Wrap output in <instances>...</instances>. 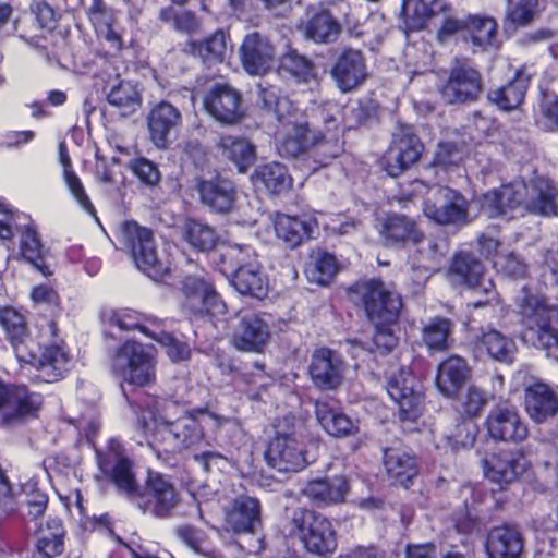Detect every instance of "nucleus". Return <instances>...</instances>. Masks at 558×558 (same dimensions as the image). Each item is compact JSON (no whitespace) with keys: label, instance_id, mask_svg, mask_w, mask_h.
Returning a JSON list of instances; mask_svg holds the SVG:
<instances>
[{"label":"nucleus","instance_id":"obj_32","mask_svg":"<svg viewBox=\"0 0 558 558\" xmlns=\"http://www.w3.org/2000/svg\"><path fill=\"white\" fill-rule=\"evenodd\" d=\"M318 228L316 218L306 215H289L277 213L274 218L276 236L289 250H295L314 238Z\"/></svg>","mask_w":558,"mask_h":558},{"label":"nucleus","instance_id":"obj_26","mask_svg":"<svg viewBox=\"0 0 558 558\" xmlns=\"http://www.w3.org/2000/svg\"><path fill=\"white\" fill-rule=\"evenodd\" d=\"M330 74L341 93H351L368 76L366 58L359 49L344 48L336 58Z\"/></svg>","mask_w":558,"mask_h":558},{"label":"nucleus","instance_id":"obj_64","mask_svg":"<svg viewBox=\"0 0 558 558\" xmlns=\"http://www.w3.org/2000/svg\"><path fill=\"white\" fill-rule=\"evenodd\" d=\"M128 168L141 184L145 186L155 187L160 182L161 173L158 166L145 157L133 158L130 160Z\"/></svg>","mask_w":558,"mask_h":558},{"label":"nucleus","instance_id":"obj_12","mask_svg":"<svg viewBox=\"0 0 558 558\" xmlns=\"http://www.w3.org/2000/svg\"><path fill=\"white\" fill-rule=\"evenodd\" d=\"M96 458L101 473L131 502L141 484L136 478L134 462L128 456L123 442L119 438H110L104 450L96 451Z\"/></svg>","mask_w":558,"mask_h":558},{"label":"nucleus","instance_id":"obj_59","mask_svg":"<svg viewBox=\"0 0 558 558\" xmlns=\"http://www.w3.org/2000/svg\"><path fill=\"white\" fill-rule=\"evenodd\" d=\"M150 339L157 341L165 349L166 354L172 362H182L191 359L192 350L190 344L178 339L173 333L165 331L162 323Z\"/></svg>","mask_w":558,"mask_h":558},{"label":"nucleus","instance_id":"obj_7","mask_svg":"<svg viewBox=\"0 0 558 558\" xmlns=\"http://www.w3.org/2000/svg\"><path fill=\"white\" fill-rule=\"evenodd\" d=\"M119 241L130 253L136 267L155 281H162L170 272L168 264L158 256L154 232L135 220H125L119 230Z\"/></svg>","mask_w":558,"mask_h":558},{"label":"nucleus","instance_id":"obj_22","mask_svg":"<svg viewBox=\"0 0 558 558\" xmlns=\"http://www.w3.org/2000/svg\"><path fill=\"white\" fill-rule=\"evenodd\" d=\"M195 189L201 203L214 213L228 214L235 207L238 195L235 183L217 170H214L208 178L196 177Z\"/></svg>","mask_w":558,"mask_h":558},{"label":"nucleus","instance_id":"obj_6","mask_svg":"<svg viewBox=\"0 0 558 558\" xmlns=\"http://www.w3.org/2000/svg\"><path fill=\"white\" fill-rule=\"evenodd\" d=\"M291 533L305 553L331 558L338 548V535L332 522L313 509L296 508L291 517Z\"/></svg>","mask_w":558,"mask_h":558},{"label":"nucleus","instance_id":"obj_48","mask_svg":"<svg viewBox=\"0 0 558 558\" xmlns=\"http://www.w3.org/2000/svg\"><path fill=\"white\" fill-rule=\"evenodd\" d=\"M341 25L327 9H320L312 14L304 26V35L316 44H331L340 35Z\"/></svg>","mask_w":558,"mask_h":558},{"label":"nucleus","instance_id":"obj_46","mask_svg":"<svg viewBox=\"0 0 558 558\" xmlns=\"http://www.w3.org/2000/svg\"><path fill=\"white\" fill-rule=\"evenodd\" d=\"M339 268L335 254L318 246L308 254L304 274L311 283L327 287L333 281Z\"/></svg>","mask_w":558,"mask_h":558},{"label":"nucleus","instance_id":"obj_4","mask_svg":"<svg viewBox=\"0 0 558 558\" xmlns=\"http://www.w3.org/2000/svg\"><path fill=\"white\" fill-rule=\"evenodd\" d=\"M347 296L368 324H398L404 307L401 292L380 277L355 281L347 288Z\"/></svg>","mask_w":558,"mask_h":558},{"label":"nucleus","instance_id":"obj_63","mask_svg":"<svg viewBox=\"0 0 558 558\" xmlns=\"http://www.w3.org/2000/svg\"><path fill=\"white\" fill-rule=\"evenodd\" d=\"M28 11L38 23V26L47 34L58 27L61 14L47 0H32Z\"/></svg>","mask_w":558,"mask_h":558},{"label":"nucleus","instance_id":"obj_55","mask_svg":"<svg viewBox=\"0 0 558 558\" xmlns=\"http://www.w3.org/2000/svg\"><path fill=\"white\" fill-rule=\"evenodd\" d=\"M183 238L197 252L208 253L216 246V232L206 223L187 219L183 227Z\"/></svg>","mask_w":558,"mask_h":558},{"label":"nucleus","instance_id":"obj_24","mask_svg":"<svg viewBox=\"0 0 558 558\" xmlns=\"http://www.w3.org/2000/svg\"><path fill=\"white\" fill-rule=\"evenodd\" d=\"M378 233L383 245L393 250L418 245L425 239L424 232L413 218L397 213L387 214L381 219Z\"/></svg>","mask_w":558,"mask_h":558},{"label":"nucleus","instance_id":"obj_52","mask_svg":"<svg viewBox=\"0 0 558 558\" xmlns=\"http://www.w3.org/2000/svg\"><path fill=\"white\" fill-rule=\"evenodd\" d=\"M466 25L474 46L483 50L497 46L498 24L494 17L469 14Z\"/></svg>","mask_w":558,"mask_h":558},{"label":"nucleus","instance_id":"obj_33","mask_svg":"<svg viewBox=\"0 0 558 558\" xmlns=\"http://www.w3.org/2000/svg\"><path fill=\"white\" fill-rule=\"evenodd\" d=\"M485 274L484 263L469 251L456 252L447 268L448 280L469 290H476L485 284Z\"/></svg>","mask_w":558,"mask_h":558},{"label":"nucleus","instance_id":"obj_28","mask_svg":"<svg viewBox=\"0 0 558 558\" xmlns=\"http://www.w3.org/2000/svg\"><path fill=\"white\" fill-rule=\"evenodd\" d=\"M383 464L390 484L405 489L413 485L420 472L417 456L402 447H386Z\"/></svg>","mask_w":558,"mask_h":558},{"label":"nucleus","instance_id":"obj_10","mask_svg":"<svg viewBox=\"0 0 558 558\" xmlns=\"http://www.w3.org/2000/svg\"><path fill=\"white\" fill-rule=\"evenodd\" d=\"M386 390L398 407L401 422L415 423L425 410L424 384L411 367L401 366L386 380Z\"/></svg>","mask_w":558,"mask_h":558},{"label":"nucleus","instance_id":"obj_49","mask_svg":"<svg viewBox=\"0 0 558 558\" xmlns=\"http://www.w3.org/2000/svg\"><path fill=\"white\" fill-rule=\"evenodd\" d=\"M475 345L500 363L510 364L514 360L517 350L514 341L494 328L482 331L476 338Z\"/></svg>","mask_w":558,"mask_h":558},{"label":"nucleus","instance_id":"obj_57","mask_svg":"<svg viewBox=\"0 0 558 558\" xmlns=\"http://www.w3.org/2000/svg\"><path fill=\"white\" fill-rule=\"evenodd\" d=\"M538 0H519L517 4L507 11L504 21L506 32H515L519 27L527 26L533 22L537 11Z\"/></svg>","mask_w":558,"mask_h":558},{"label":"nucleus","instance_id":"obj_44","mask_svg":"<svg viewBox=\"0 0 558 558\" xmlns=\"http://www.w3.org/2000/svg\"><path fill=\"white\" fill-rule=\"evenodd\" d=\"M410 0H403L401 11L405 27L410 32H420L427 27L428 22L440 14L448 15L453 7L447 0H432L429 3L415 0L412 12L408 11Z\"/></svg>","mask_w":558,"mask_h":558},{"label":"nucleus","instance_id":"obj_47","mask_svg":"<svg viewBox=\"0 0 558 558\" xmlns=\"http://www.w3.org/2000/svg\"><path fill=\"white\" fill-rule=\"evenodd\" d=\"M252 181L256 187L265 189L272 195H282L290 191L293 185V179L288 168L276 161L256 167Z\"/></svg>","mask_w":558,"mask_h":558},{"label":"nucleus","instance_id":"obj_30","mask_svg":"<svg viewBox=\"0 0 558 558\" xmlns=\"http://www.w3.org/2000/svg\"><path fill=\"white\" fill-rule=\"evenodd\" d=\"M231 50V37L221 28L203 40H187L181 48L185 56L199 60L206 68L223 63Z\"/></svg>","mask_w":558,"mask_h":558},{"label":"nucleus","instance_id":"obj_56","mask_svg":"<svg viewBox=\"0 0 558 558\" xmlns=\"http://www.w3.org/2000/svg\"><path fill=\"white\" fill-rule=\"evenodd\" d=\"M488 402L487 395L484 390L470 386L461 396L454 405V410L460 417L475 421Z\"/></svg>","mask_w":558,"mask_h":558},{"label":"nucleus","instance_id":"obj_5","mask_svg":"<svg viewBox=\"0 0 558 558\" xmlns=\"http://www.w3.org/2000/svg\"><path fill=\"white\" fill-rule=\"evenodd\" d=\"M274 429L264 451L267 465L281 473L303 470L308 464L304 423L289 413L276 418Z\"/></svg>","mask_w":558,"mask_h":558},{"label":"nucleus","instance_id":"obj_45","mask_svg":"<svg viewBox=\"0 0 558 558\" xmlns=\"http://www.w3.org/2000/svg\"><path fill=\"white\" fill-rule=\"evenodd\" d=\"M469 372L466 360L450 355L437 367L436 386L444 396L452 397L464 386Z\"/></svg>","mask_w":558,"mask_h":558},{"label":"nucleus","instance_id":"obj_39","mask_svg":"<svg viewBox=\"0 0 558 558\" xmlns=\"http://www.w3.org/2000/svg\"><path fill=\"white\" fill-rule=\"evenodd\" d=\"M216 147L221 157L231 162L239 173H245L257 157L256 146L241 135H220Z\"/></svg>","mask_w":558,"mask_h":558},{"label":"nucleus","instance_id":"obj_34","mask_svg":"<svg viewBox=\"0 0 558 558\" xmlns=\"http://www.w3.org/2000/svg\"><path fill=\"white\" fill-rule=\"evenodd\" d=\"M262 522V506L257 498L240 495L225 509V523L235 534L254 533Z\"/></svg>","mask_w":558,"mask_h":558},{"label":"nucleus","instance_id":"obj_18","mask_svg":"<svg viewBox=\"0 0 558 558\" xmlns=\"http://www.w3.org/2000/svg\"><path fill=\"white\" fill-rule=\"evenodd\" d=\"M205 112L221 125L240 123L246 109L241 92L227 82H216L204 95Z\"/></svg>","mask_w":558,"mask_h":558},{"label":"nucleus","instance_id":"obj_62","mask_svg":"<svg viewBox=\"0 0 558 558\" xmlns=\"http://www.w3.org/2000/svg\"><path fill=\"white\" fill-rule=\"evenodd\" d=\"M478 432L480 428L475 421L458 416L448 440L453 449L471 448L476 441Z\"/></svg>","mask_w":558,"mask_h":558},{"label":"nucleus","instance_id":"obj_25","mask_svg":"<svg viewBox=\"0 0 558 558\" xmlns=\"http://www.w3.org/2000/svg\"><path fill=\"white\" fill-rule=\"evenodd\" d=\"M181 111L172 104L161 100L148 112L147 128L151 143L159 149H168L182 126Z\"/></svg>","mask_w":558,"mask_h":558},{"label":"nucleus","instance_id":"obj_54","mask_svg":"<svg viewBox=\"0 0 558 558\" xmlns=\"http://www.w3.org/2000/svg\"><path fill=\"white\" fill-rule=\"evenodd\" d=\"M113 320L121 330H137L148 338L155 336L156 329L161 324V320L156 317L146 316L130 308L117 313Z\"/></svg>","mask_w":558,"mask_h":558},{"label":"nucleus","instance_id":"obj_41","mask_svg":"<svg viewBox=\"0 0 558 558\" xmlns=\"http://www.w3.org/2000/svg\"><path fill=\"white\" fill-rule=\"evenodd\" d=\"M17 259L29 264L35 270L48 278L53 275V270L46 263L50 255L49 248H46L39 233L34 226H25L22 230L19 245Z\"/></svg>","mask_w":558,"mask_h":558},{"label":"nucleus","instance_id":"obj_2","mask_svg":"<svg viewBox=\"0 0 558 558\" xmlns=\"http://www.w3.org/2000/svg\"><path fill=\"white\" fill-rule=\"evenodd\" d=\"M300 116L299 113L279 123L282 128L281 136L277 140L280 156L295 158L313 146L316 154L324 157L323 162L328 163L343 151V132L332 114L323 112L325 126L312 136L308 123L301 121Z\"/></svg>","mask_w":558,"mask_h":558},{"label":"nucleus","instance_id":"obj_31","mask_svg":"<svg viewBox=\"0 0 558 558\" xmlns=\"http://www.w3.org/2000/svg\"><path fill=\"white\" fill-rule=\"evenodd\" d=\"M531 82L532 76L526 66L520 65L504 85L488 90L487 99L500 111L511 112L524 104Z\"/></svg>","mask_w":558,"mask_h":558},{"label":"nucleus","instance_id":"obj_16","mask_svg":"<svg viewBox=\"0 0 558 558\" xmlns=\"http://www.w3.org/2000/svg\"><path fill=\"white\" fill-rule=\"evenodd\" d=\"M424 149V143L414 128L409 124H399L383 157V168L389 177L397 178L421 159Z\"/></svg>","mask_w":558,"mask_h":558},{"label":"nucleus","instance_id":"obj_60","mask_svg":"<svg viewBox=\"0 0 558 558\" xmlns=\"http://www.w3.org/2000/svg\"><path fill=\"white\" fill-rule=\"evenodd\" d=\"M535 123L546 132L558 133V95H544L538 101Z\"/></svg>","mask_w":558,"mask_h":558},{"label":"nucleus","instance_id":"obj_38","mask_svg":"<svg viewBox=\"0 0 558 558\" xmlns=\"http://www.w3.org/2000/svg\"><path fill=\"white\" fill-rule=\"evenodd\" d=\"M255 255V251L250 245L222 242L208 253V259L214 268L229 279Z\"/></svg>","mask_w":558,"mask_h":558},{"label":"nucleus","instance_id":"obj_51","mask_svg":"<svg viewBox=\"0 0 558 558\" xmlns=\"http://www.w3.org/2000/svg\"><path fill=\"white\" fill-rule=\"evenodd\" d=\"M258 97L263 108L272 112L278 123L286 121L290 117L299 116V109L275 85L262 86L259 84Z\"/></svg>","mask_w":558,"mask_h":558},{"label":"nucleus","instance_id":"obj_13","mask_svg":"<svg viewBox=\"0 0 558 558\" xmlns=\"http://www.w3.org/2000/svg\"><path fill=\"white\" fill-rule=\"evenodd\" d=\"M43 405L40 392L25 384L0 380V426L12 427L37 418Z\"/></svg>","mask_w":558,"mask_h":558},{"label":"nucleus","instance_id":"obj_29","mask_svg":"<svg viewBox=\"0 0 558 558\" xmlns=\"http://www.w3.org/2000/svg\"><path fill=\"white\" fill-rule=\"evenodd\" d=\"M484 549L487 558H523V534L514 524L493 526L485 536Z\"/></svg>","mask_w":558,"mask_h":558},{"label":"nucleus","instance_id":"obj_8","mask_svg":"<svg viewBox=\"0 0 558 558\" xmlns=\"http://www.w3.org/2000/svg\"><path fill=\"white\" fill-rule=\"evenodd\" d=\"M156 352L135 340H125L114 351L112 373L122 380L145 387L156 381Z\"/></svg>","mask_w":558,"mask_h":558},{"label":"nucleus","instance_id":"obj_61","mask_svg":"<svg viewBox=\"0 0 558 558\" xmlns=\"http://www.w3.org/2000/svg\"><path fill=\"white\" fill-rule=\"evenodd\" d=\"M159 17L162 22L172 23L177 31L189 35L196 33L201 26V22L194 12L190 10L177 12L171 5L162 8Z\"/></svg>","mask_w":558,"mask_h":558},{"label":"nucleus","instance_id":"obj_37","mask_svg":"<svg viewBox=\"0 0 558 558\" xmlns=\"http://www.w3.org/2000/svg\"><path fill=\"white\" fill-rule=\"evenodd\" d=\"M350 483L344 475L325 476L307 481L302 494L320 507L339 505L345 501Z\"/></svg>","mask_w":558,"mask_h":558},{"label":"nucleus","instance_id":"obj_19","mask_svg":"<svg viewBox=\"0 0 558 558\" xmlns=\"http://www.w3.org/2000/svg\"><path fill=\"white\" fill-rule=\"evenodd\" d=\"M482 462L485 477L497 485L499 490L508 489L531 468V462L521 449H501Z\"/></svg>","mask_w":558,"mask_h":558},{"label":"nucleus","instance_id":"obj_1","mask_svg":"<svg viewBox=\"0 0 558 558\" xmlns=\"http://www.w3.org/2000/svg\"><path fill=\"white\" fill-rule=\"evenodd\" d=\"M228 418L210 411L208 407L185 410L174 420L161 415L155 426L149 446L160 459L168 460L178 453L201 444L205 437V425L216 433Z\"/></svg>","mask_w":558,"mask_h":558},{"label":"nucleus","instance_id":"obj_40","mask_svg":"<svg viewBox=\"0 0 558 558\" xmlns=\"http://www.w3.org/2000/svg\"><path fill=\"white\" fill-rule=\"evenodd\" d=\"M315 415L322 428L332 437L344 438L355 436L360 432L359 421H353L328 401L315 402Z\"/></svg>","mask_w":558,"mask_h":558},{"label":"nucleus","instance_id":"obj_9","mask_svg":"<svg viewBox=\"0 0 558 558\" xmlns=\"http://www.w3.org/2000/svg\"><path fill=\"white\" fill-rule=\"evenodd\" d=\"M424 216L441 227L461 228L470 223V202L449 185L435 184L422 204Z\"/></svg>","mask_w":558,"mask_h":558},{"label":"nucleus","instance_id":"obj_58","mask_svg":"<svg viewBox=\"0 0 558 558\" xmlns=\"http://www.w3.org/2000/svg\"><path fill=\"white\" fill-rule=\"evenodd\" d=\"M107 100L111 106L122 110L126 116L136 110L141 105V96L130 82L121 81L107 95Z\"/></svg>","mask_w":558,"mask_h":558},{"label":"nucleus","instance_id":"obj_21","mask_svg":"<svg viewBox=\"0 0 558 558\" xmlns=\"http://www.w3.org/2000/svg\"><path fill=\"white\" fill-rule=\"evenodd\" d=\"M239 59L246 74L264 76L275 66L276 47L267 35L253 31L243 37Z\"/></svg>","mask_w":558,"mask_h":558},{"label":"nucleus","instance_id":"obj_53","mask_svg":"<svg viewBox=\"0 0 558 558\" xmlns=\"http://www.w3.org/2000/svg\"><path fill=\"white\" fill-rule=\"evenodd\" d=\"M278 71L294 78L298 83H308L316 77L313 61L300 54L295 49H290L282 54Z\"/></svg>","mask_w":558,"mask_h":558},{"label":"nucleus","instance_id":"obj_35","mask_svg":"<svg viewBox=\"0 0 558 558\" xmlns=\"http://www.w3.org/2000/svg\"><path fill=\"white\" fill-rule=\"evenodd\" d=\"M524 408L534 423H545L558 414V393L548 384L536 380L525 388Z\"/></svg>","mask_w":558,"mask_h":558},{"label":"nucleus","instance_id":"obj_42","mask_svg":"<svg viewBox=\"0 0 558 558\" xmlns=\"http://www.w3.org/2000/svg\"><path fill=\"white\" fill-rule=\"evenodd\" d=\"M0 326L20 360L28 350L27 342L32 341L26 316L13 306H2L0 307Z\"/></svg>","mask_w":558,"mask_h":558},{"label":"nucleus","instance_id":"obj_11","mask_svg":"<svg viewBox=\"0 0 558 558\" xmlns=\"http://www.w3.org/2000/svg\"><path fill=\"white\" fill-rule=\"evenodd\" d=\"M180 502V493L169 475L149 470L131 504L158 519L171 517Z\"/></svg>","mask_w":558,"mask_h":558},{"label":"nucleus","instance_id":"obj_23","mask_svg":"<svg viewBox=\"0 0 558 558\" xmlns=\"http://www.w3.org/2000/svg\"><path fill=\"white\" fill-rule=\"evenodd\" d=\"M308 377L320 391L336 390L344 378V362L332 349L318 347L311 355Z\"/></svg>","mask_w":558,"mask_h":558},{"label":"nucleus","instance_id":"obj_20","mask_svg":"<svg viewBox=\"0 0 558 558\" xmlns=\"http://www.w3.org/2000/svg\"><path fill=\"white\" fill-rule=\"evenodd\" d=\"M484 426L496 442L519 444L529 436V427L517 405L498 403L488 412Z\"/></svg>","mask_w":558,"mask_h":558},{"label":"nucleus","instance_id":"obj_27","mask_svg":"<svg viewBox=\"0 0 558 558\" xmlns=\"http://www.w3.org/2000/svg\"><path fill=\"white\" fill-rule=\"evenodd\" d=\"M268 316L263 312L244 313L232 337L234 348L243 352H264L270 339Z\"/></svg>","mask_w":558,"mask_h":558},{"label":"nucleus","instance_id":"obj_14","mask_svg":"<svg viewBox=\"0 0 558 558\" xmlns=\"http://www.w3.org/2000/svg\"><path fill=\"white\" fill-rule=\"evenodd\" d=\"M183 293L182 307L191 322L198 319H213L227 312V306L217 292L213 280L186 276L181 281Z\"/></svg>","mask_w":558,"mask_h":558},{"label":"nucleus","instance_id":"obj_50","mask_svg":"<svg viewBox=\"0 0 558 558\" xmlns=\"http://www.w3.org/2000/svg\"><path fill=\"white\" fill-rule=\"evenodd\" d=\"M452 322L444 316L432 317L421 331V339L429 353L445 352L450 347Z\"/></svg>","mask_w":558,"mask_h":558},{"label":"nucleus","instance_id":"obj_36","mask_svg":"<svg viewBox=\"0 0 558 558\" xmlns=\"http://www.w3.org/2000/svg\"><path fill=\"white\" fill-rule=\"evenodd\" d=\"M558 191L556 184L548 178L535 175L526 186V198L523 208L526 213L543 217L558 215Z\"/></svg>","mask_w":558,"mask_h":558},{"label":"nucleus","instance_id":"obj_43","mask_svg":"<svg viewBox=\"0 0 558 558\" xmlns=\"http://www.w3.org/2000/svg\"><path fill=\"white\" fill-rule=\"evenodd\" d=\"M232 287L243 295L263 300L268 293V278L255 255L241 270L229 278Z\"/></svg>","mask_w":558,"mask_h":558},{"label":"nucleus","instance_id":"obj_3","mask_svg":"<svg viewBox=\"0 0 558 558\" xmlns=\"http://www.w3.org/2000/svg\"><path fill=\"white\" fill-rule=\"evenodd\" d=\"M523 336L558 362V307L523 286L517 300Z\"/></svg>","mask_w":558,"mask_h":558},{"label":"nucleus","instance_id":"obj_17","mask_svg":"<svg viewBox=\"0 0 558 558\" xmlns=\"http://www.w3.org/2000/svg\"><path fill=\"white\" fill-rule=\"evenodd\" d=\"M482 89L480 71L466 60L456 58L446 81L439 87V94L448 105H462L475 101Z\"/></svg>","mask_w":558,"mask_h":558},{"label":"nucleus","instance_id":"obj_15","mask_svg":"<svg viewBox=\"0 0 558 558\" xmlns=\"http://www.w3.org/2000/svg\"><path fill=\"white\" fill-rule=\"evenodd\" d=\"M48 326L54 338L53 341L41 347L39 354L28 349L20 361L31 364L40 371L44 381L57 383L69 373L72 356L66 343L58 336V324L54 320H50Z\"/></svg>","mask_w":558,"mask_h":558}]
</instances>
